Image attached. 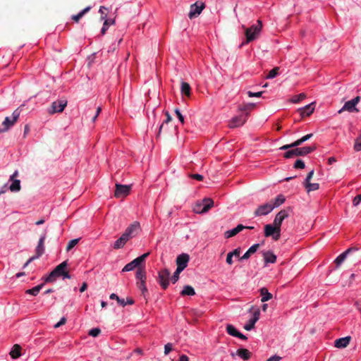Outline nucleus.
<instances>
[{
  "mask_svg": "<svg viewBox=\"0 0 361 361\" xmlns=\"http://www.w3.org/2000/svg\"><path fill=\"white\" fill-rule=\"evenodd\" d=\"M243 27L245 30L246 40L242 42L240 47H243L245 44H247L258 37L262 29V24H253L250 27H245V26H243Z\"/></svg>",
  "mask_w": 361,
  "mask_h": 361,
  "instance_id": "f257e3e1",
  "label": "nucleus"
},
{
  "mask_svg": "<svg viewBox=\"0 0 361 361\" xmlns=\"http://www.w3.org/2000/svg\"><path fill=\"white\" fill-rule=\"evenodd\" d=\"M317 147L315 145L308 147H295L294 149L287 151L283 154V157L286 159H290L295 157L305 156L316 149Z\"/></svg>",
  "mask_w": 361,
  "mask_h": 361,
  "instance_id": "f03ea898",
  "label": "nucleus"
},
{
  "mask_svg": "<svg viewBox=\"0 0 361 361\" xmlns=\"http://www.w3.org/2000/svg\"><path fill=\"white\" fill-rule=\"evenodd\" d=\"M20 111L19 109H16L12 114L11 117L7 116L1 124L0 128V133L7 131L11 127H12L19 118Z\"/></svg>",
  "mask_w": 361,
  "mask_h": 361,
  "instance_id": "7ed1b4c3",
  "label": "nucleus"
},
{
  "mask_svg": "<svg viewBox=\"0 0 361 361\" xmlns=\"http://www.w3.org/2000/svg\"><path fill=\"white\" fill-rule=\"evenodd\" d=\"M214 206V201L210 198H204L202 202H197L194 207V212L197 214L207 212Z\"/></svg>",
  "mask_w": 361,
  "mask_h": 361,
  "instance_id": "20e7f679",
  "label": "nucleus"
},
{
  "mask_svg": "<svg viewBox=\"0 0 361 361\" xmlns=\"http://www.w3.org/2000/svg\"><path fill=\"white\" fill-rule=\"evenodd\" d=\"M68 101L64 98H61L51 104L50 107L47 109L49 114H54L56 113H61L67 106Z\"/></svg>",
  "mask_w": 361,
  "mask_h": 361,
  "instance_id": "39448f33",
  "label": "nucleus"
},
{
  "mask_svg": "<svg viewBox=\"0 0 361 361\" xmlns=\"http://www.w3.org/2000/svg\"><path fill=\"white\" fill-rule=\"evenodd\" d=\"M149 252H146L142 255L135 258L130 263L127 264L122 269V271H130L136 267H142V264H145V259L149 256Z\"/></svg>",
  "mask_w": 361,
  "mask_h": 361,
  "instance_id": "423d86ee",
  "label": "nucleus"
},
{
  "mask_svg": "<svg viewBox=\"0 0 361 361\" xmlns=\"http://www.w3.org/2000/svg\"><path fill=\"white\" fill-rule=\"evenodd\" d=\"M68 265L67 261H64L62 263L57 265L55 269L49 274L46 278L45 282H53L56 277L61 276Z\"/></svg>",
  "mask_w": 361,
  "mask_h": 361,
  "instance_id": "0eeeda50",
  "label": "nucleus"
},
{
  "mask_svg": "<svg viewBox=\"0 0 361 361\" xmlns=\"http://www.w3.org/2000/svg\"><path fill=\"white\" fill-rule=\"evenodd\" d=\"M170 271L168 269H163L158 272L157 281L161 287L166 290L169 285Z\"/></svg>",
  "mask_w": 361,
  "mask_h": 361,
  "instance_id": "6e6552de",
  "label": "nucleus"
},
{
  "mask_svg": "<svg viewBox=\"0 0 361 361\" xmlns=\"http://www.w3.org/2000/svg\"><path fill=\"white\" fill-rule=\"evenodd\" d=\"M360 101V97L357 96L354 99L346 102L343 106L338 111V114H341L344 111H348L349 112H358L359 110L356 108V105Z\"/></svg>",
  "mask_w": 361,
  "mask_h": 361,
  "instance_id": "1a4fd4ad",
  "label": "nucleus"
},
{
  "mask_svg": "<svg viewBox=\"0 0 361 361\" xmlns=\"http://www.w3.org/2000/svg\"><path fill=\"white\" fill-rule=\"evenodd\" d=\"M114 196L116 198H124L130 193L131 185H121L116 183Z\"/></svg>",
  "mask_w": 361,
  "mask_h": 361,
  "instance_id": "9d476101",
  "label": "nucleus"
},
{
  "mask_svg": "<svg viewBox=\"0 0 361 361\" xmlns=\"http://www.w3.org/2000/svg\"><path fill=\"white\" fill-rule=\"evenodd\" d=\"M290 208L281 210L275 216L273 225L276 227L277 230L281 231L283 221L289 216Z\"/></svg>",
  "mask_w": 361,
  "mask_h": 361,
  "instance_id": "9b49d317",
  "label": "nucleus"
},
{
  "mask_svg": "<svg viewBox=\"0 0 361 361\" xmlns=\"http://www.w3.org/2000/svg\"><path fill=\"white\" fill-rule=\"evenodd\" d=\"M264 235L266 237L271 236L274 240H278L281 235V231L277 230L274 225L267 224L264 226Z\"/></svg>",
  "mask_w": 361,
  "mask_h": 361,
  "instance_id": "f8f14e48",
  "label": "nucleus"
},
{
  "mask_svg": "<svg viewBox=\"0 0 361 361\" xmlns=\"http://www.w3.org/2000/svg\"><path fill=\"white\" fill-rule=\"evenodd\" d=\"M313 176H314V170H312L311 171H310L307 173V177L305 179V181L303 183V185H304L307 192L317 190L319 188V183H310V180L312 178Z\"/></svg>",
  "mask_w": 361,
  "mask_h": 361,
  "instance_id": "ddd939ff",
  "label": "nucleus"
},
{
  "mask_svg": "<svg viewBox=\"0 0 361 361\" xmlns=\"http://www.w3.org/2000/svg\"><path fill=\"white\" fill-rule=\"evenodd\" d=\"M274 209V206L272 205V202H269L266 204H263L257 207V209L255 211V216H262L267 215L270 213Z\"/></svg>",
  "mask_w": 361,
  "mask_h": 361,
  "instance_id": "4468645a",
  "label": "nucleus"
},
{
  "mask_svg": "<svg viewBox=\"0 0 361 361\" xmlns=\"http://www.w3.org/2000/svg\"><path fill=\"white\" fill-rule=\"evenodd\" d=\"M249 114L246 113L245 115H240L233 117L229 122V128H234L243 126L248 117Z\"/></svg>",
  "mask_w": 361,
  "mask_h": 361,
  "instance_id": "2eb2a0df",
  "label": "nucleus"
},
{
  "mask_svg": "<svg viewBox=\"0 0 361 361\" xmlns=\"http://www.w3.org/2000/svg\"><path fill=\"white\" fill-rule=\"evenodd\" d=\"M139 228L140 224L137 221H135L126 229L123 235L128 240H129L130 238L134 237L137 234V232L139 230Z\"/></svg>",
  "mask_w": 361,
  "mask_h": 361,
  "instance_id": "dca6fc26",
  "label": "nucleus"
},
{
  "mask_svg": "<svg viewBox=\"0 0 361 361\" xmlns=\"http://www.w3.org/2000/svg\"><path fill=\"white\" fill-rule=\"evenodd\" d=\"M189 260V255L186 253H182L176 257L177 268L183 271L187 267Z\"/></svg>",
  "mask_w": 361,
  "mask_h": 361,
  "instance_id": "f3484780",
  "label": "nucleus"
},
{
  "mask_svg": "<svg viewBox=\"0 0 361 361\" xmlns=\"http://www.w3.org/2000/svg\"><path fill=\"white\" fill-rule=\"evenodd\" d=\"M204 8V4L202 2H196L190 6V11L188 13L190 18L199 15L202 9Z\"/></svg>",
  "mask_w": 361,
  "mask_h": 361,
  "instance_id": "a211bd4d",
  "label": "nucleus"
},
{
  "mask_svg": "<svg viewBox=\"0 0 361 361\" xmlns=\"http://www.w3.org/2000/svg\"><path fill=\"white\" fill-rule=\"evenodd\" d=\"M358 249L355 247H350L348 250H346L345 252L341 253L340 255H338L336 259H335V263L336 264V267H339L346 259L347 255H349L352 252H356Z\"/></svg>",
  "mask_w": 361,
  "mask_h": 361,
  "instance_id": "6ab92c4d",
  "label": "nucleus"
},
{
  "mask_svg": "<svg viewBox=\"0 0 361 361\" xmlns=\"http://www.w3.org/2000/svg\"><path fill=\"white\" fill-rule=\"evenodd\" d=\"M45 239H46V233H44L42 235H41V237L39 240V242H38V245L35 249L36 255L34 257L37 259L39 258V257H41L44 252V244Z\"/></svg>",
  "mask_w": 361,
  "mask_h": 361,
  "instance_id": "aec40b11",
  "label": "nucleus"
},
{
  "mask_svg": "<svg viewBox=\"0 0 361 361\" xmlns=\"http://www.w3.org/2000/svg\"><path fill=\"white\" fill-rule=\"evenodd\" d=\"M259 315L260 311L259 309H257L253 314L252 318H251L248 323L244 326V329L247 331L252 330L255 327V323L259 320Z\"/></svg>",
  "mask_w": 361,
  "mask_h": 361,
  "instance_id": "412c9836",
  "label": "nucleus"
},
{
  "mask_svg": "<svg viewBox=\"0 0 361 361\" xmlns=\"http://www.w3.org/2000/svg\"><path fill=\"white\" fill-rule=\"evenodd\" d=\"M314 108L315 102H312L302 108L299 109L298 111L300 112V114L302 117L309 116L313 113Z\"/></svg>",
  "mask_w": 361,
  "mask_h": 361,
  "instance_id": "4be33fe9",
  "label": "nucleus"
},
{
  "mask_svg": "<svg viewBox=\"0 0 361 361\" xmlns=\"http://www.w3.org/2000/svg\"><path fill=\"white\" fill-rule=\"evenodd\" d=\"M245 228V226H243L242 224H238L235 228H234L231 230L226 231L224 233V237L226 238H229L233 237Z\"/></svg>",
  "mask_w": 361,
  "mask_h": 361,
  "instance_id": "5701e85b",
  "label": "nucleus"
},
{
  "mask_svg": "<svg viewBox=\"0 0 361 361\" xmlns=\"http://www.w3.org/2000/svg\"><path fill=\"white\" fill-rule=\"evenodd\" d=\"M350 339L351 338L350 336H346L336 339L334 341V346L338 348H345L349 344Z\"/></svg>",
  "mask_w": 361,
  "mask_h": 361,
  "instance_id": "b1692460",
  "label": "nucleus"
},
{
  "mask_svg": "<svg viewBox=\"0 0 361 361\" xmlns=\"http://www.w3.org/2000/svg\"><path fill=\"white\" fill-rule=\"evenodd\" d=\"M259 247V244H254L247 250V251L242 257H239V260H245L249 259L252 254L257 252Z\"/></svg>",
  "mask_w": 361,
  "mask_h": 361,
  "instance_id": "393cba45",
  "label": "nucleus"
},
{
  "mask_svg": "<svg viewBox=\"0 0 361 361\" xmlns=\"http://www.w3.org/2000/svg\"><path fill=\"white\" fill-rule=\"evenodd\" d=\"M262 255L266 264L268 263H275L276 261V256L271 251L263 252Z\"/></svg>",
  "mask_w": 361,
  "mask_h": 361,
  "instance_id": "a878e982",
  "label": "nucleus"
},
{
  "mask_svg": "<svg viewBox=\"0 0 361 361\" xmlns=\"http://www.w3.org/2000/svg\"><path fill=\"white\" fill-rule=\"evenodd\" d=\"M259 293H260V295H262L261 301L262 302H267L273 298L272 294L270 293L268 291L267 288L265 287L260 288Z\"/></svg>",
  "mask_w": 361,
  "mask_h": 361,
  "instance_id": "bb28decb",
  "label": "nucleus"
},
{
  "mask_svg": "<svg viewBox=\"0 0 361 361\" xmlns=\"http://www.w3.org/2000/svg\"><path fill=\"white\" fill-rule=\"evenodd\" d=\"M135 277L137 281H146V272L145 267H140L137 268Z\"/></svg>",
  "mask_w": 361,
  "mask_h": 361,
  "instance_id": "cd10ccee",
  "label": "nucleus"
},
{
  "mask_svg": "<svg viewBox=\"0 0 361 361\" xmlns=\"http://www.w3.org/2000/svg\"><path fill=\"white\" fill-rule=\"evenodd\" d=\"M111 7L108 8L106 6H100L99 12L100 13V20L103 21V23L107 20L108 15L110 13Z\"/></svg>",
  "mask_w": 361,
  "mask_h": 361,
  "instance_id": "c85d7f7f",
  "label": "nucleus"
},
{
  "mask_svg": "<svg viewBox=\"0 0 361 361\" xmlns=\"http://www.w3.org/2000/svg\"><path fill=\"white\" fill-rule=\"evenodd\" d=\"M236 354L244 360H249L251 357V353L245 348L238 349Z\"/></svg>",
  "mask_w": 361,
  "mask_h": 361,
  "instance_id": "c756f323",
  "label": "nucleus"
},
{
  "mask_svg": "<svg viewBox=\"0 0 361 361\" xmlns=\"http://www.w3.org/2000/svg\"><path fill=\"white\" fill-rule=\"evenodd\" d=\"M128 240L122 234V235L117 239L114 245V249H120L122 248L125 244L127 243Z\"/></svg>",
  "mask_w": 361,
  "mask_h": 361,
  "instance_id": "7c9ffc66",
  "label": "nucleus"
},
{
  "mask_svg": "<svg viewBox=\"0 0 361 361\" xmlns=\"http://www.w3.org/2000/svg\"><path fill=\"white\" fill-rule=\"evenodd\" d=\"M21 347L18 344L13 345V348L10 352V355L12 358L16 359L20 356Z\"/></svg>",
  "mask_w": 361,
  "mask_h": 361,
  "instance_id": "2f4dec72",
  "label": "nucleus"
},
{
  "mask_svg": "<svg viewBox=\"0 0 361 361\" xmlns=\"http://www.w3.org/2000/svg\"><path fill=\"white\" fill-rule=\"evenodd\" d=\"M180 91L183 94H185L187 97H190L191 94V87L188 82H182Z\"/></svg>",
  "mask_w": 361,
  "mask_h": 361,
  "instance_id": "473e14b6",
  "label": "nucleus"
},
{
  "mask_svg": "<svg viewBox=\"0 0 361 361\" xmlns=\"http://www.w3.org/2000/svg\"><path fill=\"white\" fill-rule=\"evenodd\" d=\"M195 294V292L194 288L191 286H189V285L185 286L183 287V289L180 292V295L182 296H185V295L192 296V295H194Z\"/></svg>",
  "mask_w": 361,
  "mask_h": 361,
  "instance_id": "72a5a7b5",
  "label": "nucleus"
},
{
  "mask_svg": "<svg viewBox=\"0 0 361 361\" xmlns=\"http://www.w3.org/2000/svg\"><path fill=\"white\" fill-rule=\"evenodd\" d=\"M286 200V198L282 195H279L274 200H271L270 202H272V205L274 206V209L275 207H278L281 204H282Z\"/></svg>",
  "mask_w": 361,
  "mask_h": 361,
  "instance_id": "f704fd0d",
  "label": "nucleus"
},
{
  "mask_svg": "<svg viewBox=\"0 0 361 361\" xmlns=\"http://www.w3.org/2000/svg\"><path fill=\"white\" fill-rule=\"evenodd\" d=\"M90 8H91L90 6H87V7L85 8L83 10L80 11L77 15H73L71 16V19L75 21L79 20L87 11H89L90 10Z\"/></svg>",
  "mask_w": 361,
  "mask_h": 361,
  "instance_id": "c9c22d12",
  "label": "nucleus"
},
{
  "mask_svg": "<svg viewBox=\"0 0 361 361\" xmlns=\"http://www.w3.org/2000/svg\"><path fill=\"white\" fill-rule=\"evenodd\" d=\"M12 183L9 187L11 192H18L20 190V180H11Z\"/></svg>",
  "mask_w": 361,
  "mask_h": 361,
  "instance_id": "e433bc0d",
  "label": "nucleus"
},
{
  "mask_svg": "<svg viewBox=\"0 0 361 361\" xmlns=\"http://www.w3.org/2000/svg\"><path fill=\"white\" fill-rule=\"evenodd\" d=\"M255 106V104L253 103L245 104L239 106V110L240 111L248 113V111L252 110Z\"/></svg>",
  "mask_w": 361,
  "mask_h": 361,
  "instance_id": "4c0bfd02",
  "label": "nucleus"
},
{
  "mask_svg": "<svg viewBox=\"0 0 361 361\" xmlns=\"http://www.w3.org/2000/svg\"><path fill=\"white\" fill-rule=\"evenodd\" d=\"M43 286H44V284H40V285L36 286L31 289L27 290L25 293L27 294H30V295L35 296L39 293V291L42 289V288L43 287Z\"/></svg>",
  "mask_w": 361,
  "mask_h": 361,
  "instance_id": "58836bf2",
  "label": "nucleus"
},
{
  "mask_svg": "<svg viewBox=\"0 0 361 361\" xmlns=\"http://www.w3.org/2000/svg\"><path fill=\"white\" fill-rule=\"evenodd\" d=\"M116 10L117 8L113 11L112 7L111 6L110 13L108 15L107 20H106L104 23H115L116 18Z\"/></svg>",
  "mask_w": 361,
  "mask_h": 361,
  "instance_id": "ea45409f",
  "label": "nucleus"
},
{
  "mask_svg": "<svg viewBox=\"0 0 361 361\" xmlns=\"http://www.w3.org/2000/svg\"><path fill=\"white\" fill-rule=\"evenodd\" d=\"M353 149L355 152L361 151V130L359 136L355 138L353 145Z\"/></svg>",
  "mask_w": 361,
  "mask_h": 361,
  "instance_id": "a19ab883",
  "label": "nucleus"
},
{
  "mask_svg": "<svg viewBox=\"0 0 361 361\" xmlns=\"http://www.w3.org/2000/svg\"><path fill=\"white\" fill-rule=\"evenodd\" d=\"M306 98V94L305 93H300L298 95H294L292 97V98L290 99V102L292 103H298L300 102V101H302V99H305Z\"/></svg>",
  "mask_w": 361,
  "mask_h": 361,
  "instance_id": "79ce46f5",
  "label": "nucleus"
},
{
  "mask_svg": "<svg viewBox=\"0 0 361 361\" xmlns=\"http://www.w3.org/2000/svg\"><path fill=\"white\" fill-rule=\"evenodd\" d=\"M226 332L232 336H236L239 331H237V329L231 324H228L226 326Z\"/></svg>",
  "mask_w": 361,
  "mask_h": 361,
  "instance_id": "37998d69",
  "label": "nucleus"
},
{
  "mask_svg": "<svg viewBox=\"0 0 361 361\" xmlns=\"http://www.w3.org/2000/svg\"><path fill=\"white\" fill-rule=\"evenodd\" d=\"M137 286L142 291V294L144 295V297H145V293H147V288L145 286V281H137Z\"/></svg>",
  "mask_w": 361,
  "mask_h": 361,
  "instance_id": "c03bdc74",
  "label": "nucleus"
},
{
  "mask_svg": "<svg viewBox=\"0 0 361 361\" xmlns=\"http://www.w3.org/2000/svg\"><path fill=\"white\" fill-rule=\"evenodd\" d=\"M279 68H278V67L274 68L269 72V73L266 76V78L272 79V78H275L279 74Z\"/></svg>",
  "mask_w": 361,
  "mask_h": 361,
  "instance_id": "a18cd8bd",
  "label": "nucleus"
},
{
  "mask_svg": "<svg viewBox=\"0 0 361 361\" xmlns=\"http://www.w3.org/2000/svg\"><path fill=\"white\" fill-rule=\"evenodd\" d=\"M165 114H166V120L162 123V124L160 126L159 129V132H158V134H157V136H159V135H160L161 132V130H162V129H163V127H164V123H169V122L172 120V118H171V115L169 114V113L168 111H166V112L165 113Z\"/></svg>",
  "mask_w": 361,
  "mask_h": 361,
  "instance_id": "49530a36",
  "label": "nucleus"
},
{
  "mask_svg": "<svg viewBox=\"0 0 361 361\" xmlns=\"http://www.w3.org/2000/svg\"><path fill=\"white\" fill-rule=\"evenodd\" d=\"M183 271V270L177 268L176 271L173 273V276H171V281L173 283H175L178 281V280L179 279V275Z\"/></svg>",
  "mask_w": 361,
  "mask_h": 361,
  "instance_id": "de8ad7c7",
  "label": "nucleus"
},
{
  "mask_svg": "<svg viewBox=\"0 0 361 361\" xmlns=\"http://www.w3.org/2000/svg\"><path fill=\"white\" fill-rule=\"evenodd\" d=\"M79 238L77 239H73L69 241L67 247H66V251H70L71 249H73L79 242Z\"/></svg>",
  "mask_w": 361,
  "mask_h": 361,
  "instance_id": "09e8293b",
  "label": "nucleus"
},
{
  "mask_svg": "<svg viewBox=\"0 0 361 361\" xmlns=\"http://www.w3.org/2000/svg\"><path fill=\"white\" fill-rule=\"evenodd\" d=\"M101 333V330L99 328H94L90 330L88 334L92 337L98 336Z\"/></svg>",
  "mask_w": 361,
  "mask_h": 361,
  "instance_id": "8fccbe9b",
  "label": "nucleus"
},
{
  "mask_svg": "<svg viewBox=\"0 0 361 361\" xmlns=\"http://www.w3.org/2000/svg\"><path fill=\"white\" fill-rule=\"evenodd\" d=\"M305 166V163L301 159H298L294 164V168L295 169H304Z\"/></svg>",
  "mask_w": 361,
  "mask_h": 361,
  "instance_id": "3c124183",
  "label": "nucleus"
},
{
  "mask_svg": "<svg viewBox=\"0 0 361 361\" xmlns=\"http://www.w3.org/2000/svg\"><path fill=\"white\" fill-rule=\"evenodd\" d=\"M361 202V193L354 197L353 200V204L357 207Z\"/></svg>",
  "mask_w": 361,
  "mask_h": 361,
  "instance_id": "603ef678",
  "label": "nucleus"
},
{
  "mask_svg": "<svg viewBox=\"0 0 361 361\" xmlns=\"http://www.w3.org/2000/svg\"><path fill=\"white\" fill-rule=\"evenodd\" d=\"M172 343H168L164 345V354L168 355L172 350Z\"/></svg>",
  "mask_w": 361,
  "mask_h": 361,
  "instance_id": "864d4df0",
  "label": "nucleus"
},
{
  "mask_svg": "<svg viewBox=\"0 0 361 361\" xmlns=\"http://www.w3.org/2000/svg\"><path fill=\"white\" fill-rule=\"evenodd\" d=\"M262 93H263V92H252L251 91H248L247 95L250 97H259L262 96Z\"/></svg>",
  "mask_w": 361,
  "mask_h": 361,
  "instance_id": "5fc2aeb1",
  "label": "nucleus"
},
{
  "mask_svg": "<svg viewBox=\"0 0 361 361\" xmlns=\"http://www.w3.org/2000/svg\"><path fill=\"white\" fill-rule=\"evenodd\" d=\"M175 114H176V116L178 117V118L179 119V121L182 123H184V117L178 109H175Z\"/></svg>",
  "mask_w": 361,
  "mask_h": 361,
  "instance_id": "6e6d98bb",
  "label": "nucleus"
},
{
  "mask_svg": "<svg viewBox=\"0 0 361 361\" xmlns=\"http://www.w3.org/2000/svg\"><path fill=\"white\" fill-rule=\"evenodd\" d=\"M66 319L65 317H62V318L60 319V321H59L58 323H56V324L54 326V327L55 329L59 328V327H60L61 326H62V325L65 324H66Z\"/></svg>",
  "mask_w": 361,
  "mask_h": 361,
  "instance_id": "4d7b16f0",
  "label": "nucleus"
},
{
  "mask_svg": "<svg viewBox=\"0 0 361 361\" xmlns=\"http://www.w3.org/2000/svg\"><path fill=\"white\" fill-rule=\"evenodd\" d=\"M240 251H241L240 247H238V248L235 249L233 251L230 252V254H231L233 257L235 256L236 257H239Z\"/></svg>",
  "mask_w": 361,
  "mask_h": 361,
  "instance_id": "13d9d810",
  "label": "nucleus"
},
{
  "mask_svg": "<svg viewBox=\"0 0 361 361\" xmlns=\"http://www.w3.org/2000/svg\"><path fill=\"white\" fill-rule=\"evenodd\" d=\"M101 111H102V107L98 106V107L97 108V111H96L95 114H94V115L92 116V121L93 122H94V121H96V119H97V116L99 115V114L101 113Z\"/></svg>",
  "mask_w": 361,
  "mask_h": 361,
  "instance_id": "bf43d9fd",
  "label": "nucleus"
},
{
  "mask_svg": "<svg viewBox=\"0 0 361 361\" xmlns=\"http://www.w3.org/2000/svg\"><path fill=\"white\" fill-rule=\"evenodd\" d=\"M190 177L192 178H194L197 180L201 181L203 180V176L200 174H191L190 175Z\"/></svg>",
  "mask_w": 361,
  "mask_h": 361,
  "instance_id": "052dcab7",
  "label": "nucleus"
},
{
  "mask_svg": "<svg viewBox=\"0 0 361 361\" xmlns=\"http://www.w3.org/2000/svg\"><path fill=\"white\" fill-rule=\"evenodd\" d=\"M226 263L229 265L233 264V256L231 254H230V252L227 254Z\"/></svg>",
  "mask_w": 361,
  "mask_h": 361,
  "instance_id": "680f3d73",
  "label": "nucleus"
},
{
  "mask_svg": "<svg viewBox=\"0 0 361 361\" xmlns=\"http://www.w3.org/2000/svg\"><path fill=\"white\" fill-rule=\"evenodd\" d=\"M303 143L302 139H298L296 141H295L294 142H293V147H296L298 146H300V145H302Z\"/></svg>",
  "mask_w": 361,
  "mask_h": 361,
  "instance_id": "e2e57ef3",
  "label": "nucleus"
},
{
  "mask_svg": "<svg viewBox=\"0 0 361 361\" xmlns=\"http://www.w3.org/2000/svg\"><path fill=\"white\" fill-rule=\"evenodd\" d=\"M293 144L291 143L289 145H285L281 147L279 149L281 150H286V149H288L293 148Z\"/></svg>",
  "mask_w": 361,
  "mask_h": 361,
  "instance_id": "0e129e2a",
  "label": "nucleus"
},
{
  "mask_svg": "<svg viewBox=\"0 0 361 361\" xmlns=\"http://www.w3.org/2000/svg\"><path fill=\"white\" fill-rule=\"evenodd\" d=\"M313 136V134L310 133V134H307L303 137H301L302 142H305L307 140H308L309 139H310Z\"/></svg>",
  "mask_w": 361,
  "mask_h": 361,
  "instance_id": "69168bd1",
  "label": "nucleus"
},
{
  "mask_svg": "<svg viewBox=\"0 0 361 361\" xmlns=\"http://www.w3.org/2000/svg\"><path fill=\"white\" fill-rule=\"evenodd\" d=\"M281 360V357L277 355H274L269 358L267 361H279Z\"/></svg>",
  "mask_w": 361,
  "mask_h": 361,
  "instance_id": "338daca9",
  "label": "nucleus"
},
{
  "mask_svg": "<svg viewBox=\"0 0 361 361\" xmlns=\"http://www.w3.org/2000/svg\"><path fill=\"white\" fill-rule=\"evenodd\" d=\"M178 361H189V359L185 355H182L180 356Z\"/></svg>",
  "mask_w": 361,
  "mask_h": 361,
  "instance_id": "774afa93",
  "label": "nucleus"
}]
</instances>
